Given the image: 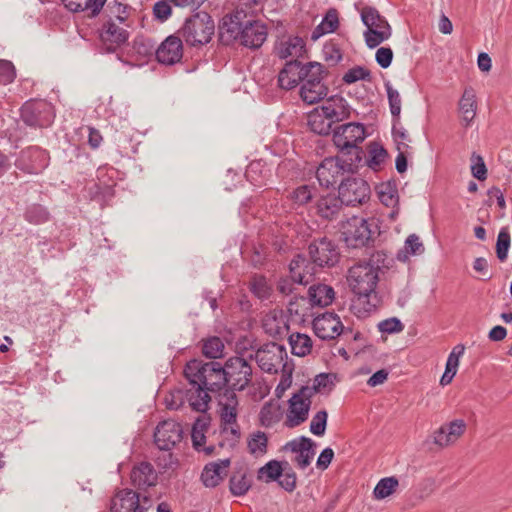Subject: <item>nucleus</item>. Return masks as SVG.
I'll return each instance as SVG.
<instances>
[{"instance_id": "412c9836", "label": "nucleus", "mask_w": 512, "mask_h": 512, "mask_svg": "<svg viewBox=\"0 0 512 512\" xmlns=\"http://www.w3.org/2000/svg\"><path fill=\"white\" fill-rule=\"evenodd\" d=\"M130 479L134 487L145 490L157 484L158 474L151 463L144 461L133 467Z\"/></svg>"}, {"instance_id": "680f3d73", "label": "nucleus", "mask_w": 512, "mask_h": 512, "mask_svg": "<svg viewBox=\"0 0 512 512\" xmlns=\"http://www.w3.org/2000/svg\"><path fill=\"white\" fill-rule=\"evenodd\" d=\"M393 121H394V124L392 127V136L395 141L396 148L398 149V145L401 144V146L405 145V150L410 149L408 142H410L411 140H410L408 132L399 123V121L398 122L396 120H393Z\"/></svg>"}, {"instance_id": "473e14b6", "label": "nucleus", "mask_w": 512, "mask_h": 512, "mask_svg": "<svg viewBox=\"0 0 512 512\" xmlns=\"http://www.w3.org/2000/svg\"><path fill=\"white\" fill-rule=\"evenodd\" d=\"M334 297V289L329 285L317 283L309 287L308 298L312 306H328L333 302Z\"/></svg>"}, {"instance_id": "e433bc0d", "label": "nucleus", "mask_w": 512, "mask_h": 512, "mask_svg": "<svg viewBox=\"0 0 512 512\" xmlns=\"http://www.w3.org/2000/svg\"><path fill=\"white\" fill-rule=\"evenodd\" d=\"M107 0H65V6L72 12L90 11L91 17H96Z\"/></svg>"}, {"instance_id": "423d86ee", "label": "nucleus", "mask_w": 512, "mask_h": 512, "mask_svg": "<svg viewBox=\"0 0 512 512\" xmlns=\"http://www.w3.org/2000/svg\"><path fill=\"white\" fill-rule=\"evenodd\" d=\"M324 66L319 62H308L307 71L300 81V97L307 104L324 99L328 88L324 83Z\"/></svg>"}, {"instance_id": "49530a36", "label": "nucleus", "mask_w": 512, "mask_h": 512, "mask_svg": "<svg viewBox=\"0 0 512 512\" xmlns=\"http://www.w3.org/2000/svg\"><path fill=\"white\" fill-rule=\"evenodd\" d=\"M251 292L259 299L266 300L271 296L272 287L268 284L266 277L254 275L250 281Z\"/></svg>"}, {"instance_id": "8fccbe9b", "label": "nucleus", "mask_w": 512, "mask_h": 512, "mask_svg": "<svg viewBox=\"0 0 512 512\" xmlns=\"http://www.w3.org/2000/svg\"><path fill=\"white\" fill-rule=\"evenodd\" d=\"M385 90L388 97V103L393 120L398 122L401 113V97L395 88L391 85L390 81L384 83Z\"/></svg>"}, {"instance_id": "f704fd0d", "label": "nucleus", "mask_w": 512, "mask_h": 512, "mask_svg": "<svg viewBox=\"0 0 512 512\" xmlns=\"http://www.w3.org/2000/svg\"><path fill=\"white\" fill-rule=\"evenodd\" d=\"M286 466H288V462L286 461L279 462L277 460H271L259 468L257 479L266 483L278 481L285 471Z\"/></svg>"}, {"instance_id": "4d7b16f0", "label": "nucleus", "mask_w": 512, "mask_h": 512, "mask_svg": "<svg viewBox=\"0 0 512 512\" xmlns=\"http://www.w3.org/2000/svg\"><path fill=\"white\" fill-rule=\"evenodd\" d=\"M346 84H352L363 80L370 82L372 80L371 72L363 66H355L349 69L342 78Z\"/></svg>"}, {"instance_id": "4be33fe9", "label": "nucleus", "mask_w": 512, "mask_h": 512, "mask_svg": "<svg viewBox=\"0 0 512 512\" xmlns=\"http://www.w3.org/2000/svg\"><path fill=\"white\" fill-rule=\"evenodd\" d=\"M139 495L129 489L119 491L111 500V512H143Z\"/></svg>"}, {"instance_id": "4c0bfd02", "label": "nucleus", "mask_w": 512, "mask_h": 512, "mask_svg": "<svg viewBox=\"0 0 512 512\" xmlns=\"http://www.w3.org/2000/svg\"><path fill=\"white\" fill-rule=\"evenodd\" d=\"M361 21L367 27V29H383L389 25L388 21L380 15L378 10L372 6H366L362 9Z\"/></svg>"}, {"instance_id": "3c124183", "label": "nucleus", "mask_w": 512, "mask_h": 512, "mask_svg": "<svg viewBox=\"0 0 512 512\" xmlns=\"http://www.w3.org/2000/svg\"><path fill=\"white\" fill-rule=\"evenodd\" d=\"M405 253L402 251L398 252L397 259L400 261H406L407 255L409 253L411 255H419L422 254L425 250L423 243L420 241V238L416 234H411L407 237L405 241Z\"/></svg>"}, {"instance_id": "de8ad7c7", "label": "nucleus", "mask_w": 512, "mask_h": 512, "mask_svg": "<svg viewBox=\"0 0 512 512\" xmlns=\"http://www.w3.org/2000/svg\"><path fill=\"white\" fill-rule=\"evenodd\" d=\"M387 155V151L382 145L372 142L370 144L369 158L366 163L368 167L376 171L385 162Z\"/></svg>"}, {"instance_id": "603ef678", "label": "nucleus", "mask_w": 512, "mask_h": 512, "mask_svg": "<svg viewBox=\"0 0 512 512\" xmlns=\"http://www.w3.org/2000/svg\"><path fill=\"white\" fill-rule=\"evenodd\" d=\"M510 243L511 236L509 229L507 227L501 228L496 242V255L501 262L507 259Z\"/></svg>"}, {"instance_id": "e2e57ef3", "label": "nucleus", "mask_w": 512, "mask_h": 512, "mask_svg": "<svg viewBox=\"0 0 512 512\" xmlns=\"http://www.w3.org/2000/svg\"><path fill=\"white\" fill-rule=\"evenodd\" d=\"M471 162V172L473 177L481 181L485 180L487 177V168L482 156L476 154L475 152L472 153Z\"/></svg>"}, {"instance_id": "09e8293b", "label": "nucleus", "mask_w": 512, "mask_h": 512, "mask_svg": "<svg viewBox=\"0 0 512 512\" xmlns=\"http://www.w3.org/2000/svg\"><path fill=\"white\" fill-rule=\"evenodd\" d=\"M25 219L31 224L39 225L50 220V213L42 205L33 204L26 209Z\"/></svg>"}, {"instance_id": "72a5a7b5", "label": "nucleus", "mask_w": 512, "mask_h": 512, "mask_svg": "<svg viewBox=\"0 0 512 512\" xmlns=\"http://www.w3.org/2000/svg\"><path fill=\"white\" fill-rule=\"evenodd\" d=\"M339 26V18L335 9H330L321 22L313 29L311 40L317 41L322 36L333 33Z\"/></svg>"}, {"instance_id": "2eb2a0df", "label": "nucleus", "mask_w": 512, "mask_h": 512, "mask_svg": "<svg viewBox=\"0 0 512 512\" xmlns=\"http://www.w3.org/2000/svg\"><path fill=\"white\" fill-rule=\"evenodd\" d=\"M313 330L320 339L332 340L344 332V327L337 314L325 312L313 320Z\"/></svg>"}, {"instance_id": "f3484780", "label": "nucleus", "mask_w": 512, "mask_h": 512, "mask_svg": "<svg viewBox=\"0 0 512 512\" xmlns=\"http://www.w3.org/2000/svg\"><path fill=\"white\" fill-rule=\"evenodd\" d=\"M306 71L307 63L303 64L299 60L287 61L278 73V86L284 90L297 87Z\"/></svg>"}, {"instance_id": "5701e85b", "label": "nucleus", "mask_w": 512, "mask_h": 512, "mask_svg": "<svg viewBox=\"0 0 512 512\" xmlns=\"http://www.w3.org/2000/svg\"><path fill=\"white\" fill-rule=\"evenodd\" d=\"M100 36L106 46V50L113 52L128 40L129 33L110 19L104 24Z\"/></svg>"}, {"instance_id": "7ed1b4c3", "label": "nucleus", "mask_w": 512, "mask_h": 512, "mask_svg": "<svg viewBox=\"0 0 512 512\" xmlns=\"http://www.w3.org/2000/svg\"><path fill=\"white\" fill-rule=\"evenodd\" d=\"M366 136V129L362 123L349 122L333 129L332 140L339 156L361 165L365 153L359 144Z\"/></svg>"}, {"instance_id": "c756f323", "label": "nucleus", "mask_w": 512, "mask_h": 512, "mask_svg": "<svg viewBox=\"0 0 512 512\" xmlns=\"http://www.w3.org/2000/svg\"><path fill=\"white\" fill-rule=\"evenodd\" d=\"M209 426L210 418L208 416L203 415L199 416L196 419L191 430V439L193 447L197 451H204L207 455L212 454L214 451L213 446H204L206 440L205 433L207 432Z\"/></svg>"}, {"instance_id": "7c9ffc66", "label": "nucleus", "mask_w": 512, "mask_h": 512, "mask_svg": "<svg viewBox=\"0 0 512 512\" xmlns=\"http://www.w3.org/2000/svg\"><path fill=\"white\" fill-rule=\"evenodd\" d=\"M352 194H323L317 200V209L319 214L324 218L333 217L344 204L346 196Z\"/></svg>"}, {"instance_id": "b1692460", "label": "nucleus", "mask_w": 512, "mask_h": 512, "mask_svg": "<svg viewBox=\"0 0 512 512\" xmlns=\"http://www.w3.org/2000/svg\"><path fill=\"white\" fill-rule=\"evenodd\" d=\"M267 38L266 26L257 22H248L240 35L241 44L251 49L260 48Z\"/></svg>"}, {"instance_id": "bf43d9fd", "label": "nucleus", "mask_w": 512, "mask_h": 512, "mask_svg": "<svg viewBox=\"0 0 512 512\" xmlns=\"http://www.w3.org/2000/svg\"><path fill=\"white\" fill-rule=\"evenodd\" d=\"M380 202L391 208V211L388 213V217L390 220H395L399 213V194H377Z\"/></svg>"}, {"instance_id": "bb28decb", "label": "nucleus", "mask_w": 512, "mask_h": 512, "mask_svg": "<svg viewBox=\"0 0 512 512\" xmlns=\"http://www.w3.org/2000/svg\"><path fill=\"white\" fill-rule=\"evenodd\" d=\"M289 268L294 283L308 285L312 281L314 268L303 255H296L290 262Z\"/></svg>"}, {"instance_id": "13d9d810", "label": "nucleus", "mask_w": 512, "mask_h": 512, "mask_svg": "<svg viewBox=\"0 0 512 512\" xmlns=\"http://www.w3.org/2000/svg\"><path fill=\"white\" fill-rule=\"evenodd\" d=\"M328 414L326 410L318 411L310 423V431L316 436H323L326 431Z\"/></svg>"}, {"instance_id": "ea45409f", "label": "nucleus", "mask_w": 512, "mask_h": 512, "mask_svg": "<svg viewBox=\"0 0 512 512\" xmlns=\"http://www.w3.org/2000/svg\"><path fill=\"white\" fill-rule=\"evenodd\" d=\"M333 386L334 384L330 379V375L321 373L313 379V384L311 386L306 385L301 388L303 389V394L307 393L309 396L313 397L317 393H329Z\"/></svg>"}, {"instance_id": "37998d69", "label": "nucleus", "mask_w": 512, "mask_h": 512, "mask_svg": "<svg viewBox=\"0 0 512 512\" xmlns=\"http://www.w3.org/2000/svg\"><path fill=\"white\" fill-rule=\"evenodd\" d=\"M365 43L368 48L374 49L379 46L382 42L388 40L392 35V30L390 25H387L386 28L383 29H367L364 33Z\"/></svg>"}, {"instance_id": "a19ab883", "label": "nucleus", "mask_w": 512, "mask_h": 512, "mask_svg": "<svg viewBox=\"0 0 512 512\" xmlns=\"http://www.w3.org/2000/svg\"><path fill=\"white\" fill-rule=\"evenodd\" d=\"M399 481L395 476L385 477L379 480L373 490V497L382 500L391 496L398 488Z\"/></svg>"}, {"instance_id": "052dcab7", "label": "nucleus", "mask_w": 512, "mask_h": 512, "mask_svg": "<svg viewBox=\"0 0 512 512\" xmlns=\"http://www.w3.org/2000/svg\"><path fill=\"white\" fill-rule=\"evenodd\" d=\"M16 78V69L9 60H0V85L11 84Z\"/></svg>"}, {"instance_id": "9d476101", "label": "nucleus", "mask_w": 512, "mask_h": 512, "mask_svg": "<svg viewBox=\"0 0 512 512\" xmlns=\"http://www.w3.org/2000/svg\"><path fill=\"white\" fill-rule=\"evenodd\" d=\"M308 250L310 259L316 266L332 267L339 261L340 252L337 245L326 237L314 240Z\"/></svg>"}, {"instance_id": "774afa93", "label": "nucleus", "mask_w": 512, "mask_h": 512, "mask_svg": "<svg viewBox=\"0 0 512 512\" xmlns=\"http://www.w3.org/2000/svg\"><path fill=\"white\" fill-rule=\"evenodd\" d=\"M171 6L165 1H158L154 4L153 15L160 22H165L171 16Z\"/></svg>"}, {"instance_id": "864d4df0", "label": "nucleus", "mask_w": 512, "mask_h": 512, "mask_svg": "<svg viewBox=\"0 0 512 512\" xmlns=\"http://www.w3.org/2000/svg\"><path fill=\"white\" fill-rule=\"evenodd\" d=\"M221 436L223 438V442H220L221 446H224L226 444L229 447H235L236 444L239 442V439L241 437L240 427L237 424H230V425H222L221 426Z\"/></svg>"}, {"instance_id": "a211bd4d", "label": "nucleus", "mask_w": 512, "mask_h": 512, "mask_svg": "<svg viewBox=\"0 0 512 512\" xmlns=\"http://www.w3.org/2000/svg\"><path fill=\"white\" fill-rule=\"evenodd\" d=\"M315 447V442L305 436L294 439L285 445V449L297 454L294 462L300 469H305L310 465L315 455Z\"/></svg>"}, {"instance_id": "39448f33", "label": "nucleus", "mask_w": 512, "mask_h": 512, "mask_svg": "<svg viewBox=\"0 0 512 512\" xmlns=\"http://www.w3.org/2000/svg\"><path fill=\"white\" fill-rule=\"evenodd\" d=\"M214 31L212 17L200 11L187 18L177 34L190 46H202L211 41Z\"/></svg>"}, {"instance_id": "ddd939ff", "label": "nucleus", "mask_w": 512, "mask_h": 512, "mask_svg": "<svg viewBox=\"0 0 512 512\" xmlns=\"http://www.w3.org/2000/svg\"><path fill=\"white\" fill-rule=\"evenodd\" d=\"M311 399L312 397L309 394H303L302 388L290 398L285 420L286 427H297L308 419Z\"/></svg>"}, {"instance_id": "cd10ccee", "label": "nucleus", "mask_w": 512, "mask_h": 512, "mask_svg": "<svg viewBox=\"0 0 512 512\" xmlns=\"http://www.w3.org/2000/svg\"><path fill=\"white\" fill-rule=\"evenodd\" d=\"M345 103L346 101L342 96H332L318 109V112L323 114L333 125L347 117L348 113L345 109Z\"/></svg>"}, {"instance_id": "c03bdc74", "label": "nucleus", "mask_w": 512, "mask_h": 512, "mask_svg": "<svg viewBox=\"0 0 512 512\" xmlns=\"http://www.w3.org/2000/svg\"><path fill=\"white\" fill-rule=\"evenodd\" d=\"M247 447L250 454L255 457L266 454L268 447V438L266 434L262 431L252 433L247 441Z\"/></svg>"}, {"instance_id": "2f4dec72", "label": "nucleus", "mask_w": 512, "mask_h": 512, "mask_svg": "<svg viewBox=\"0 0 512 512\" xmlns=\"http://www.w3.org/2000/svg\"><path fill=\"white\" fill-rule=\"evenodd\" d=\"M230 465V460H222L220 463L212 462L205 465L201 480L206 487H216L225 475L226 468Z\"/></svg>"}, {"instance_id": "0eeeda50", "label": "nucleus", "mask_w": 512, "mask_h": 512, "mask_svg": "<svg viewBox=\"0 0 512 512\" xmlns=\"http://www.w3.org/2000/svg\"><path fill=\"white\" fill-rule=\"evenodd\" d=\"M378 226L375 222L362 217L353 216L342 225V235L349 247L368 246L374 241Z\"/></svg>"}, {"instance_id": "6e6d98bb", "label": "nucleus", "mask_w": 512, "mask_h": 512, "mask_svg": "<svg viewBox=\"0 0 512 512\" xmlns=\"http://www.w3.org/2000/svg\"><path fill=\"white\" fill-rule=\"evenodd\" d=\"M250 487L251 480L246 474H235L230 478V490L236 496L246 494Z\"/></svg>"}, {"instance_id": "6e6552de", "label": "nucleus", "mask_w": 512, "mask_h": 512, "mask_svg": "<svg viewBox=\"0 0 512 512\" xmlns=\"http://www.w3.org/2000/svg\"><path fill=\"white\" fill-rule=\"evenodd\" d=\"M20 116L27 126L47 128L54 122L55 110L46 100H28L22 105Z\"/></svg>"}, {"instance_id": "338daca9", "label": "nucleus", "mask_w": 512, "mask_h": 512, "mask_svg": "<svg viewBox=\"0 0 512 512\" xmlns=\"http://www.w3.org/2000/svg\"><path fill=\"white\" fill-rule=\"evenodd\" d=\"M375 60L377 64L383 68H388L393 60V51L390 47H380L376 51Z\"/></svg>"}, {"instance_id": "a18cd8bd", "label": "nucleus", "mask_w": 512, "mask_h": 512, "mask_svg": "<svg viewBox=\"0 0 512 512\" xmlns=\"http://www.w3.org/2000/svg\"><path fill=\"white\" fill-rule=\"evenodd\" d=\"M308 126L316 134L328 135L332 130V124L316 109L308 116Z\"/></svg>"}, {"instance_id": "6ab92c4d", "label": "nucleus", "mask_w": 512, "mask_h": 512, "mask_svg": "<svg viewBox=\"0 0 512 512\" xmlns=\"http://www.w3.org/2000/svg\"><path fill=\"white\" fill-rule=\"evenodd\" d=\"M274 53L282 60L288 58H291V60H298L305 55L306 44L299 36H289L275 44Z\"/></svg>"}, {"instance_id": "20e7f679", "label": "nucleus", "mask_w": 512, "mask_h": 512, "mask_svg": "<svg viewBox=\"0 0 512 512\" xmlns=\"http://www.w3.org/2000/svg\"><path fill=\"white\" fill-rule=\"evenodd\" d=\"M184 375L187 379L199 381L210 392H218L228 386L225 368L216 361L204 363L193 359L186 364Z\"/></svg>"}, {"instance_id": "69168bd1", "label": "nucleus", "mask_w": 512, "mask_h": 512, "mask_svg": "<svg viewBox=\"0 0 512 512\" xmlns=\"http://www.w3.org/2000/svg\"><path fill=\"white\" fill-rule=\"evenodd\" d=\"M378 329L382 333L394 334L402 332L404 325L398 318L391 317L379 322Z\"/></svg>"}, {"instance_id": "f8f14e48", "label": "nucleus", "mask_w": 512, "mask_h": 512, "mask_svg": "<svg viewBox=\"0 0 512 512\" xmlns=\"http://www.w3.org/2000/svg\"><path fill=\"white\" fill-rule=\"evenodd\" d=\"M183 439L182 426L174 420L160 422L154 432V441L160 450L170 451Z\"/></svg>"}, {"instance_id": "1a4fd4ad", "label": "nucleus", "mask_w": 512, "mask_h": 512, "mask_svg": "<svg viewBox=\"0 0 512 512\" xmlns=\"http://www.w3.org/2000/svg\"><path fill=\"white\" fill-rule=\"evenodd\" d=\"M224 368L230 392L244 390L252 380V367L242 357L229 358Z\"/></svg>"}, {"instance_id": "9b49d317", "label": "nucleus", "mask_w": 512, "mask_h": 512, "mask_svg": "<svg viewBox=\"0 0 512 512\" xmlns=\"http://www.w3.org/2000/svg\"><path fill=\"white\" fill-rule=\"evenodd\" d=\"M49 154L38 146H30L22 150L15 161L16 167L28 174H39L49 164Z\"/></svg>"}, {"instance_id": "0e129e2a", "label": "nucleus", "mask_w": 512, "mask_h": 512, "mask_svg": "<svg viewBox=\"0 0 512 512\" xmlns=\"http://www.w3.org/2000/svg\"><path fill=\"white\" fill-rule=\"evenodd\" d=\"M278 483L287 492H292L295 490L297 477L296 473L293 471L289 464L285 467V471L281 475V478L278 480Z\"/></svg>"}, {"instance_id": "5fc2aeb1", "label": "nucleus", "mask_w": 512, "mask_h": 512, "mask_svg": "<svg viewBox=\"0 0 512 512\" xmlns=\"http://www.w3.org/2000/svg\"><path fill=\"white\" fill-rule=\"evenodd\" d=\"M224 349V344L219 337L208 338L203 343L202 352L203 354L211 359L221 357Z\"/></svg>"}, {"instance_id": "58836bf2", "label": "nucleus", "mask_w": 512, "mask_h": 512, "mask_svg": "<svg viewBox=\"0 0 512 512\" xmlns=\"http://www.w3.org/2000/svg\"><path fill=\"white\" fill-rule=\"evenodd\" d=\"M289 344L292 354L296 356H306L312 350V340L306 334L294 333L289 336Z\"/></svg>"}, {"instance_id": "4468645a", "label": "nucleus", "mask_w": 512, "mask_h": 512, "mask_svg": "<svg viewBox=\"0 0 512 512\" xmlns=\"http://www.w3.org/2000/svg\"><path fill=\"white\" fill-rule=\"evenodd\" d=\"M286 357L285 349L277 343H268L256 351L255 359L258 366L267 373H277L283 366Z\"/></svg>"}, {"instance_id": "f257e3e1", "label": "nucleus", "mask_w": 512, "mask_h": 512, "mask_svg": "<svg viewBox=\"0 0 512 512\" xmlns=\"http://www.w3.org/2000/svg\"><path fill=\"white\" fill-rule=\"evenodd\" d=\"M388 258L383 252L371 255L368 261H362L349 268L347 283L356 299L351 309L358 317H365L375 311L378 304L376 288L379 275L389 268Z\"/></svg>"}, {"instance_id": "f03ea898", "label": "nucleus", "mask_w": 512, "mask_h": 512, "mask_svg": "<svg viewBox=\"0 0 512 512\" xmlns=\"http://www.w3.org/2000/svg\"><path fill=\"white\" fill-rule=\"evenodd\" d=\"M360 165L339 155L325 158L316 171L321 187L338 192H370V186L354 173Z\"/></svg>"}, {"instance_id": "a878e982", "label": "nucleus", "mask_w": 512, "mask_h": 512, "mask_svg": "<svg viewBox=\"0 0 512 512\" xmlns=\"http://www.w3.org/2000/svg\"><path fill=\"white\" fill-rule=\"evenodd\" d=\"M458 106L461 114V124L463 127L469 128L477 114L476 93L471 86L464 89Z\"/></svg>"}, {"instance_id": "c85d7f7f", "label": "nucleus", "mask_w": 512, "mask_h": 512, "mask_svg": "<svg viewBox=\"0 0 512 512\" xmlns=\"http://www.w3.org/2000/svg\"><path fill=\"white\" fill-rule=\"evenodd\" d=\"M271 176V168L262 160H254L250 162L245 171L246 181L258 188L267 185Z\"/></svg>"}, {"instance_id": "aec40b11", "label": "nucleus", "mask_w": 512, "mask_h": 512, "mask_svg": "<svg viewBox=\"0 0 512 512\" xmlns=\"http://www.w3.org/2000/svg\"><path fill=\"white\" fill-rule=\"evenodd\" d=\"M466 423L462 419H455L442 425L434 432V443L440 447L454 444L465 432Z\"/></svg>"}, {"instance_id": "393cba45", "label": "nucleus", "mask_w": 512, "mask_h": 512, "mask_svg": "<svg viewBox=\"0 0 512 512\" xmlns=\"http://www.w3.org/2000/svg\"><path fill=\"white\" fill-rule=\"evenodd\" d=\"M190 384V388L185 393V398L189 403V406L197 412H206L209 407L211 400L208 390L199 382L194 379H187Z\"/></svg>"}, {"instance_id": "79ce46f5", "label": "nucleus", "mask_w": 512, "mask_h": 512, "mask_svg": "<svg viewBox=\"0 0 512 512\" xmlns=\"http://www.w3.org/2000/svg\"><path fill=\"white\" fill-rule=\"evenodd\" d=\"M263 327L274 338H281L288 332V326L284 319L276 315H267L264 318Z\"/></svg>"}, {"instance_id": "c9c22d12", "label": "nucleus", "mask_w": 512, "mask_h": 512, "mask_svg": "<svg viewBox=\"0 0 512 512\" xmlns=\"http://www.w3.org/2000/svg\"><path fill=\"white\" fill-rule=\"evenodd\" d=\"M225 396L227 400L225 403L220 401V416L222 425L237 424V396L235 392H229L226 390Z\"/></svg>"}, {"instance_id": "dca6fc26", "label": "nucleus", "mask_w": 512, "mask_h": 512, "mask_svg": "<svg viewBox=\"0 0 512 512\" xmlns=\"http://www.w3.org/2000/svg\"><path fill=\"white\" fill-rule=\"evenodd\" d=\"M157 61L166 66H172L183 57V43L179 35L168 36L155 51Z\"/></svg>"}]
</instances>
